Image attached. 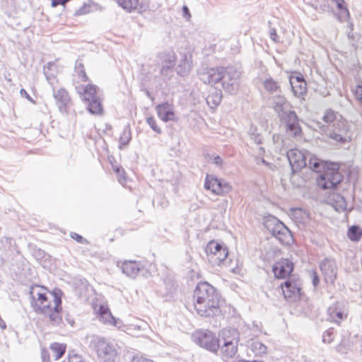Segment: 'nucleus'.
<instances>
[{
	"label": "nucleus",
	"instance_id": "1",
	"mask_svg": "<svg viewBox=\"0 0 362 362\" xmlns=\"http://www.w3.org/2000/svg\"><path fill=\"white\" fill-rule=\"evenodd\" d=\"M198 74L204 83L213 85L221 81L223 88L229 94L235 95L239 89L240 72L233 67L203 68Z\"/></svg>",
	"mask_w": 362,
	"mask_h": 362
},
{
	"label": "nucleus",
	"instance_id": "2",
	"mask_svg": "<svg viewBox=\"0 0 362 362\" xmlns=\"http://www.w3.org/2000/svg\"><path fill=\"white\" fill-rule=\"evenodd\" d=\"M194 307L204 317H214L221 313L220 296L207 282L199 283L194 291Z\"/></svg>",
	"mask_w": 362,
	"mask_h": 362
},
{
	"label": "nucleus",
	"instance_id": "3",
	"mask_svg": "<svg viewBox=\"0 0 362 362\" xmlns=\"http://www.w3.org/2000/svg\"><path fill=\"white\" fill-rule=\"evenodd\" d=\"M29 295L31 306L39 314L50 313L51 309L57 310L62 304L60 290L50 293L44 286L33 285L30 288Z\"/></svg>",
	"mask_w": 362,
	"mask_h": 362
},
{
	"label": "nucleus",
	"instance_id": "4",
	"mask_svg": "<svg viewBox=\"0 0 362 362\" xmlns=\"http://www.w3.org/2000/svg\"><path fill=\"white\" fill-rule=\"evenodd\" d=\"M77 93L81 95L83 100L87 103V109L92 115H102L103 107L102 99L98 92L96 86L88 84L86 86H76Z\"/></svg>",
	"mask_w": 362,
	"mask_h": 362
},
{
	"label": "nucleus",
	"instance_id": "5",
	"mask_svg": "<svg viewBox=\"0 0 362 362\" xmlns=\"http://www.w3.org/2000/svg\"><path fill=\"white\" fill-rule=\"evenodd\" d=\"M264 226L267 230L283 244H289L291 233L289 229L277 218L269 215L264 218Z\"/></svg>",
	"mask_w": 362,
	"mask_h": 362
},
{
	"label": "nucleus",
	"instance_id": "6",
	"mask_svg": "<svg viewBox=\"0 0 362 362\" xmlns=\"http://www.w3.org/2000/svg\"><path fill=\"white\" fill-rule=\"evenodd\" d=\"M223 344L219 348L223 356L226 358H233L237 353L239 334L235 329H224L221 332Z\"/></svg>",
	"mask_w": 362,
	"mask_h": 362
},
{
	"label": "nucleus",
	"instance_id": "7",
	"mask_svg": "<svg viewBox=\"0 0 362 362\" xmlns=\"http://www.w3.org/2000/svg\"><path fill=\"white\" fill-rule=\"evenodd\" d=\"M98 358L102 362H115L117 356L115 346L104 338L96 337L91 341Z\"/></svg>",
	"mask_w": 362,
	"mask_h": 362
},
{
	"label": "nucleus",
	"instance_id": "8",
	"mask_svg": "<svg viewBox=\"0 0 362 362\" xmlns=\"http://www.w3.org/2000/svg\"><path fill=\"white\" fill-rule=\"evenodd\" d=\"M338 169V164L332 163L317 177V185L324 189L335 188L343 179V175Z\"/></svg>",
	"mask_w": 362,
	"mask_h": 362
},
{
	"label": "nucleus",
	"instance_id": "9",
	"mask_svg": "<svg viewBox=\"0 0 362 362\" xmlns=\"http://www.w3.org/2000/svg\"><path fill=\"white\" fill-rule=\"evenodd\" d=\"M321 128L327 136L336 141L344 143L351 139L348 125L342 119L330 125L322 126Z\"/></svg>",
	"mask_w": 362,
	"mask_h": 362
},
{
	"label": "nucleus",
	"instance_id": "10",
	"mask_svg": "<svg viewBox=\"0 0 362 362\" xmlns=\"http://www.w3.org/2000/svg\"><path fill=\"white\" fill-rule=\"evenodd\" d=\"M206 253L209 261L213 265H221L226 260L228 255V248L215 241L209 242L206 247Z\"/></svg>",
	"mask_w": 362,
	"mask_h": 362
},
{
	"label": "nucleus",
	"instance_id": "11",
	"mask_svg": "<svg viewBox=\"0 0 362 362\" xmlns=\"http://www.w3.org/2000/svg\"><path fill=\"white\" fill-rule=\"evenodd\" d=\"M194 341L200 346L212 352L218 351L221 340L218 339L215 334L209 330L199 332L194 335Z\"/></svg>",
	"mask_w": 362,
	"mask_h": 362
},
{
	"label": "nucleus",
	"instance_id": "12",
	"mask_svg": "<svg viewBox=\"0 0 362 362\" xmlns=\"http://www.w3.org/2000/svg\"><path fill=\"white\" fill-rule=\"evenodd\" d=\"M281 121L286 124L287 132L293 136H298L301 133L298 118L295 111L291 109L279 116Z\"/></svg>",
	"mask_w": 362,
	"mask_h": 362
},
{
	"label": "nucleus",
	"instance_id": "13",
	"mask_svg": "<svg viewBox=\"0 0 362 362\" xmlns=\"http://www.w3.org/2000/svg\"><path fill=\"white\" fill-rule=\"evenodd\" d=\"M158 63L161 64L160 74L164 79L169 78L175 65V54L173 52H162L158 55Z\"/></svg>",
	"mask_w": 362,
	"mask_h": 362
},
{
	"label": "nucleus",
	"instance_id": "14",
	"mask_svg": "<svg viewBox=\"0 0 362 362\" xmlns=\"http://www.w3.org/2000/svg\"><path fill=\"white\" fill-rule=\"evenodd\" d=\"M320 270L326 283L333 284L337 275V267L334 259L325 258L320 264Z\"/></svg>",
	"mask_w": 362,
	"mask_h": 362
},
{
	"label": "nucleus",
	"instance_id": "15",
	"mask_svg": "<svg viewBox=\"0 0 362 362\" xmlns=\"http://www.w3.org/2000/svg\"><path fill=\"white\" fill-rule=\"evenodd\" d=\"M287 158L293 173L307 165L305 155L298 149H290L287 152Z\"/></svg>",
	"mask_w": 362,
	"mask_h": 362
},
{
	"label": "nucleus",
	"instance_id": "16",
	"mask_svg": "<svg viewBox=\"0 0 362 362\" xmlns=\"http://www.w3.org/2000/svg\"><path fill=\"white\" fill-rule=\"evenodd\" d=\"M293 270V264L288 259H282L273 266V272L278 279L288 276Z\"/></svg>",
	"mask_w": 362,
	"mask_h": 362
},
{
	"label": "nucleus",
	"instance_id": "17",
	"mask_svg": "<svg viewBox=\"0 0 362 362\" xmlns=\"http://www.w3.org/2000/svg\"><path fill=\"white\" fill-rule=\"evenodd\" d=\"M282 292L285 298L296 300L300 296V284L296 281L287 280L281 285Z\"/></svg>",
	"mask_w": 362,
	"mask_h": 362
},
{
	"label": "nucleus",
	"instance_id": "18",
	"mask_svg": "<svg viewBox=\"0 0 362 362\" xmlns=\"http://www.w3.org/2000/svg\"><path fill=\"white\" fill-rule=\"evenodd\" d=\"M269 100L272 101V107L278 114V116L291 108L290 103L281 93L270 96Z\"/></svg>",
	"mask_w": 362,
	"mask_h": 362
},
{
	"label": "nucleus",
	"instance_id": "19",
	"mask_svg": "<svg viewBox=\"0 0 362 362\" xmlns=\"http://www.w3.org/2000/svg\"><path fill=\"white\" fill-rule=\"evenodd\" d=\"M53 96L59 107V111L62 113H67L69 106L71 104V98L66 90L60 88L57 90H54Z\"/></svg>",
	"mask_w": 362,
	"mask_h": 362
},
{
	"label": "nucleus",
	"instance_id": "20",
	"mask_svg": "<svg viewBox=\"0 0 362 362\" xmlns=\"http://www.w3.org/2000/svg\"><path fill=\"white\" fill-rule=\"evenodd\" d=\"M290 84L296 97L300 98L306 93L307 83L302 75L298 74L291 76Z\"/></svg>",
	"mask_w": 362,
	"mask_h": 362
},
{
	"label": "nucleus",
	"instance_id": "21",
	"mask_svg": "<svg viewBox=\"0 0 362 362\" xmlns=\"http://www.w3.org/2000/svg\"><path fill=\"white\" fill-rule=\"evenodd\" d=\"M156 110L158 117L162 121L167 122L169 121H174L175 119L173 106L168 103L158 105L156 107Z\"/></svg>",
	"mask_w": 362,
	"mask_h": 362
},
{
	"label": "nucleus",
	"instance_id": "22",
	"mask_svg": "<svg viewBox=\"0 0 362 362\" xmlns=\"http://www.w3.org/2000/svg\"><path fill=\"white\" fill-rule=\"evenodd\" d=\"M143 269V264L136 261H124L122 265L123 273L131 278H135Z\"/></svg>",
	"mask_w": 362,
	"mask_h": 362
},
{
	"label": "nucleus",
	"instance_id": "23",
	"mask_svg": "<svg viewBox=\"0 0 362 362\" xmlns=\"http://www.w3.org/2000/svg\"><path fill=\"white\" fill-rule=\"evenodd\" d=\"M247 346L256 356H263L267 353V346L257 339L249 341Z\"/></svg>",
	"mask_w": 362,
	"mask_h": 362
},
{
	"label": "nucleus",
	"instance_id": "24",
	"mask_svg": "<svg viewBox=\"0 0 362 362\" xmlns=\"http://www.w3.org/2000/svg\"><path fill=\"white\" fill-rule=\"evenodd\" d=\"M331 164L332 163H328L314 156H311L308 161L309 168L316 173L324 172L327 168V167L331 165Z\"/></svg>",
	"mask_w": 362,
	"mask_h": 362
},
{
	"label": "nucleus",
	"instance_id": "25",
	"mask_svg": "<svg viewBox=\"0 0 362 362\" xmlns=\"http://www.w3.org/2000/svg\"><path fill=\"white\" fill-rule=\"evenodd\" d=\"M217 183V177L214 175H207L204 182V187L211 190L214 194L217 195H223V189L218 188Z\"/></svg>",
	"mask_w": 362,
	"mask_h": 362
},
{
	"label": "nucleus",
	"instance_id": "26",
	"mask_svg": "<svg viewBox=\"0 0 362 362\" xmlns=\"http://www.w3.org/2000/svg\"><path fill=\"white\" fill-rule=\"evenodd\" d=\"M97 313L98 317L100 322L105 325H111L112 320H113L115 317L112 316L110 309L107 307L105 305H100Z\"/></svg>",
	"mask_w": 362,
	"mask_h": 362
},
{
	"label": "nucleus",
	"instance_id": "27",
	"mask_svg": "<svg viewBox=\"0 0 362 362\" xmlns=\"http://www.w3.org/2000/svg\"><path fill=\"white\" fill-rule=\"evenodd\" d=\"M264 88L267 92L271 95H277L281 93V90L279 83L275 81L272 78H267L264 83Z\"/></svg>",
	"mask_w": 362,
	"mask_h": 362
},
{
	"label": "nucleus",
	"instance_id": "28",
	"mask_svg": "<svg viewBox=\"0 0 362 362\" xmlns=\"http://www.w3.org/2000/svg\"><path fill=\"white\" fill-rule=\"evenodd\" d=\"M329 200L331 202V204L336 211H342L346 209V202L341 195L339 194H334L330 197Z\"/></svg>",
	"mask_w": 362,
	"mask_h": 362
},
{
	"label": "nucleus",
	"instance_id": "29",
	"mask_svg": "<svg viewBox=\"0 0 362 362\" xmlns=\"http://www.w3.org/2000/svg\"><path fill=\"white\" fill-rule=\"evenodd\" d=\"M327 313L329 318L335 322H339L346 316V314L339 309L337 305L330 306L327 310Z\"/></svg>",
	"mask_w": 362,
	"mask_h": 362
},
{
	"label": "nucleus",
	"instance_id": "30",
	"mask_svg": "<svg viewBox=\"0 0 362 362\" xmlns=\"http://www.w3.org/2000/svg\"><path fill=\"white\" fill-rule=\"evenodd\" d=\"M222 93L221 90L214 89L206 98L207 104L212 108L216 107L221 101Z\"/></svg>",
	"mask_w": 362,
	"mask_h": 362
},
{
	"label": "nucleus",
	"instance_id": "31",
	"mask_svg": "<svg viewBox=\"0 0 362 362\" xmlns=\"http://www.w3.org/2000/svg\"><path fill=\"white\" fill-rule=\"evenodd\" d=\"M191 68L192 64L189 59H187V56H185L177 66L176 71L177 74L183 76L189 73Z\"/></svg>",
	"mask_w": 362,
	"mask_h": 362
},
{
	"label": "nucleus",
	"instance_id": "32",
	"mask_svg": "<svg viewBox=\"0 0 362 362\" xmlns=\"http://www.w3.org/2000/svg\"><path fill=\"white\" fill-rule=\"evenodd\" d=\"M124 10L131 12L136 10L139 6V0H116Z\"/></svg>",
	"mask_w": 362,
	"mask_h": 362
},
{
	"label": "nucleus",
	"instance_id": "33",
	"mask_svg": "<svg viewBox=\"0 0 362 362\" xmlns=\"http://www.w3.org/2000/svg\"><path fill=\"white\" fill-rule=\"evenodd\" d=\"M50 349L54 354L55 360H58L62 357L65 353L66 346L63 344L53 343L50 345Z\"/></svg>",
	"mask_w": 362,
	"mask_h": 362
},
{
	"label": "nucleus",
	"instance_id": "34",
	"mask_svg": "<svg viewBox=\"0 0 362 362\" xmlns=\"http://www.w3.org/2000/svg\"><path fill=\"white\" fill-rule=\"evenodd\" d=\"M362 235V230L358 226H352L348 230L347 236L352 241H358Z\"/></svg>",
	"mask_w": 362,
	"mask_h": 362
},
{
	"label": "nucleus",
	"instance_id": "35",
	"mask_svg": "<svg viewBox=\"0 0 362 362\" xmlns=\"http://www.w3.org/2000/svg\"><path fill=\"white\" fill-rule=\"evenodd\" d=\"M340 119H337V115L333 110H327L323 116V121L327 125L332 124L334 122H339Z\"/></svg>",
	"mask_w": 362,
	"mask_h": 362
},
{
	"label": "nucleus",
	"instance_id": "36",
	"mask_svg": "<svg viewBox=\"0 0 362 362\" xmlns=\"http://www.w3.org/2000/svg\"><path fill=\"white\" fill-rule=\"evenodd\" d=\"M75 73L78 75V77L82 81H86L88 76L86 74L83 65L79 61H77L75 66Z\"/></svg>",
	"mask_w": 362,
	"mask_h": 362
},
{
	"label": "nucleus",
	"instance_id": "37",
	"mask_svg": "<svg viewBox=\"0 0 362 362\" xmlns=\"http://www.w3.org/2000/svg\"><path fill=\"white\" fill-rule=\"evenodd\" d=\"M62 309V307L57 308V310L51 309L50 313H47L45 315L49 317L50 320L54 324H59L62 321V317L60 316L59 312Z\"/></svg>",
	"mask_w": 362,
	"mask_h": 362
},
{
	"label": "nucleus",
	"instance_id": "38",
	"mask_svg": "<svg viewBox=\"0 0 362 362\" xmlns=\"http://www.w3.org/2000/svg\"><path fill=\"white\" fill-rule=\"evenodd\" d=\"M131 140V132L128 128H125L119 138V148L127 146Z\"/></svg>",
	"mask_w": 362,
	"mask_h": 362
},
{
	"label": "nucleus",
	"instance_id": "39",
	"mask_svg": "<svg viewBox=\"0 0 362 362\" xmlns=\"http://www.w3.org/2000/svg\"><path fill=\"white\" fill-rule=\"evenodd\" d=\"M249 134L250 139L256 144H260L262 143V135L257 132L256 128H254L251 127Z\"/></svg>",
	"mask_w": 362,
	"mask_h": 362
},
{
	"label": "nucleus",
	"instance_id": "40",
	"mask_svg": "<svg viewBox=\"0 0 362 362\" xmlns=\"http://www.w3.org/2000/svg\"><path fill=\"white\" fill-rule=\"evenodd\" d=\"M216 185H218V188L223 189V194L230 192L232 189L231 186L228 182L224 180L218 179V177Z\"/></svg>",
	"mask_w": 362,
	"mask_h": 362
},
{
	"label": "nucleus",
	"instance_id": "41",
	"mask_svg": "<svg viewBox=\"0 0 362 362\" xmlns=\"http://www.w3.org/2000/svg\"><path fill=\"white\" fill-rule=\"evenodd\" d=\"M146 122L151 127V128L158 134L161 133V129L157 125L156 121L154 117H149L146 119Z\"/></svg>",
	"mask_w": 362,
	"mask_h": 362
},
{
	"label": "nucleus",
	"instance_id": "42",
	"mask_svg": "<svg viewBox=\"0 0 362 362\" xmlns=\"http://www.w3.org/2000/svg\"><path fill=\"white\" fill-rule=\"evenodd\" d=\"M332 334H333L332 329H328V330L325 331L322 335L323 342L327 343V344L331 343L333 341Z\"/></svg>",
	"mask_w": 362,
	"mask_h": 362
},
{
	"label": "nucleus",
	"instance_id": "43",
	"mask_svg": "<svg viewBox=\"0 0 362 362\" xmlns=\"http://www.w3.org/2000/svg\"><path fill=\"white\" fill-rule=\"evenodd\" d=\"M114 171L117 174L119 182L122 184L123 181L125 180L124 170L122 168L115 167Z\"/></svg>",
	"mask_w": 362,
	"mask_h": 362
},
{
	"label": "nucleus",
	"instance_id": "44",
	"mask_svg": "<svg viewBox=\"0 0 362 362\" xmlns=\"http://www.w3.org/2000/svg\"><path fill=\"white\" fill-rule=\"evenodd\" d=\"M110 325L115 326L117 329L124 331L125 325L119 319L114 318L113 320H112V323Z\"/></svg>",
	"mask_w": 362,
	"mask_h": 362
},
{
	"label": "nucleus",
	"instance_id": "45",
	"mask_svg": "<svg viewBox=\"0 0 362 362\" xmlns=\"http://www.w3.org/2000/svg\"><path fill=\"white\" fill-rule=\"evenodd\" d=\"M71 237L76 240L78 243H87V240L83 238L81 235L78 234V233H71Z\"/></svg>",
	"mask_w": 362,
	"mask_h": 362
},
{
	"label": "nucleus",
	"instance_id": "46",
	"mask_svg": "<svg viewBox=\"0 0 362 362\" xmlns=\"http://www.w3.org/2000/svg\"><path fill=\"white\" fill-rule=\"evenodd\" d=\"M354 93L356 97V98L361 101L362 103V85H358L356 86Z\"/></svg>",
	"mask_w": 362,
	"mask_h": 362
},
{
	"label": "nucleus",
	"instance_id": "47",
	"mask_svg": "<svg viewBox=\"0 0 362 362\" xmlns=\"http://www.w3.org/2000/svg\"><path fill=\"white\" fill-rule=\"evenodd\" d=\"M41 358L42 362H49L50 361V357L49 354L47 350L45 349H42L41 350Z\"/></svg>",
	"mask_w": 362,
	"mask_h": 362
},
{
	"label": "nucleus",
	"instance_id": "48",
	"mask_svg": "<svg viewBox=\"0 0 362 362\" xmlns=\"http://www.w3.org/2000/svg\"><path fill=\"white\" fill-rule=\"evenodd\" d=\"M211 162L216 165L221 167L223 163V160L219 156H213L211 158Z\"/></svg>",
	"mask_w": 362,
	"mask_h": 362
},
{
	"label": "nucleus",
	"instance_id": "49",
	"mask_svg": "<svg viewBox=\"0 0 362 362\" xmlns=\"http://www.w3.org/2000/svg\"><path fill=\"white\" fill-rule=\"evenodd\" d=\"M132 362H153V361L152 360L148 359L143 356H136L133 357Z\"/></svg>",
	"mask_w": 362,
	"mask_h": 362
},
{
	"label": "nucleus",
	"instance_id": "50",
	"mask_svg": "<svg viewBox=\"0 0 362 362\" xmlns=\"http://www.w3.org/2000/svg\"><path fill=\"white\" fill-rule=\"evenodd\" d=\"M269 35L272 40H273L274 42H278L279 36L276 32V30L274 28H270L269 30Z\"/></svg>",
	"mask_w": 362,
	"mask_h": 362
},
{
	"label": "nucleus",
	"instance_id": "51",
	"mask_svg": "<svg viewBox=\"0 0 362 362\" xmlns=\"http://www.w3.org/2000/svg\"><path fill=\"white\" fill-rule=\"evenodd\" d=\"M20 94L22 97H24L27 98L29 101H30L33 103H35V101L30 96V95L27 93V91L25 89H21L20 90Z\"/></svg>",
	"mask_w": 362,
	"mask_h": 362
},
{
	"label": "nucleus",
	"instance_id": "52",
	"mask_svg": "<svg viewBox=\"0 0 362 362\" xmlns=\"http://www.w3.org/2000/svg\"><path fill=\"white\" fill-rule=\"evenodd\" d=\"M69 0H52V6L56 7L58 5H64Z\"/></svg>",
	"mask_w": 362,
	"mask_h": 362
},
{
	"label": "nucleus",
	"instance_id": "53",
	"mask_svg": "<svg viewBox=\"0 0 362 362\" xmlns=\"http://www.w3.org/2000/svg\"><path fill=\"white\" fill-rule=\"evenodd\" d=\"M312 278H313V284L314 286H317L320 282V279L318 276L317 275V273L315 272H313L312 274Z\"/></svg>",
	"mask_w": 362,
	"mask_h": 362
},
{
	"label": "nucleus",
	"instance_id": "54",
	"mask_svg": "<svg viewBox=\"0 0 362 362\" xmlns=\"http://www.w3.org/2000/svg\"><path fill=\"white\" fill-rule=\"evenodd\" d=\"M260 163L265 165L271 170H273L275 168V166L273 164L267 162L264 158L260 159Z\"/></svg>",
	"mask_w": 362,
	"mask_h": 362
},
{
	"label": "nucleus",
	"instance_id": "55",
	"mask_svg": "<svg viewBox=\"0 0 362 362\" xmlns=\"http://www.w3.org/2000/svg\"><path fill=\"white\" fill-rule=\"evenodd\" d=\"M335 1L337 3L338 8L340 10H342L344 8V0H335Z\"/></svg>",
	"mask_w": 362,
	"mask_h": 362
},
{
	"label": "nucleus",
	"instance_id": "56",
	"mask_svg": "<svg viewBox=\"0 0 362 362\" xmlns=\"http://www.w3.org/2000/svg\"><path fill=\"white\" fill-rule=\"evenodd\" d=\"M348 37H349V40H350V43L351 44V45H352L353 47H354L355 48H356V47H357V46L355 45V43H354V40H353V39H354V35H351L350 34H349Z\"/></svg>",
	"mask_w": 362,
	"mask_h": 362
},
{
	"label": "nucleus",
	"instance_id": "57",
	"mask_svg": "<svg viewBox=\"0 0 362 362\" xmlns=\"http://www.w3.org/2000/svg\"><path fill=\"white\" fill-rule=\"evenodd\" d=\"M264 153V148L262 146L258 147L259 156H262Z\"/></svg>",
	"mask_w": 362,
	"mask_h": 362
},
{
	"label": "nucleus",
	"instance_id": "58",
	"mask_svg": "<svg viewBox=\"0 0 362 362\" xmlns=\"http://www.w3.org/2000/svg\"><path fill=\"white\" fill-rule=\"evenodd\" d=\"M168 205V202H162V206L163 207H165Z\"/></svg>",
	"mask_w": 362,
	"mask_h": 362
},
{
	"label": "nucleus",
	"instance_id": "59",
	"mask_svg": "<svg viewBox=\"0 0 362 362\" xmlns=\"http://www.w3.org/2000/svg\"><path fill=\"white\" fill-rule=\"evenodd\" d=\"M183 10H184V11H185V12L186 11H188V8H187V6H184V7H183Z\"/></svg>",
	"mask_w": 362,
	"mask_h": 362
},
{
	"label": "nucleus",
	"instance_id": "60",
	"mask_svg": "<svg viewBox=\"0 0 362 362\" xmlns=\"http://www.w3.org/2000/svg\"><path fill=\"white\" fill-rule=\"evenodd\" d=\"M295 211H300V209H295Z\"/></svg>",
	"mask_w": 362,
	"mask_h": 362
}]
</instances>
